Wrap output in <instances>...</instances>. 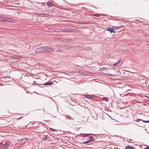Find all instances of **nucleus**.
Segmentation results:
<instances>
[{"mask_svg": "<svg viewBox=\"0 0 149 149\" xmlns=\"http://www.w3.org/2000/svg\"><path fill=\"white\" fill-rule=\"evenodd\" d=\"M141 121L145 123H149V120L145 121L143 120H141Z\"/></svg>", "mask_w": 149, "mask_h": 149, "instance_id": "4be33fe9", "label": "nucleus"}, {"mask_svg": "<svg viewBox=\"0 0 149 149\" xmlns=\"http://www.w3.org/2000/svg\"><path fill=\"white\" fill-rule=\"evenodd\" d=\"M53 84L52 81H50L49 82H47L43 84L45 85H50Z\"/></svg>", "mask_w": 149, "mask_h": 149, "instance_id": "9b49d317", "label": "nucleus"}, {"mask_svg": "<svg viewBox=\"0 0 149 149\" xmlns=\"http://www.w3.org/2000/svg\"><path fill=\"white\" fill-rule=\"evenodd\" d=\"M40 16L42 17H44V16H43V15H41V14H40Z\"/></svg>", "mask_w": 149, "mask_h": 149, "instance_id": "7c9ffc66", "label": "nucleus"}, {"mask_svg": "<svg viewBox=\"0 0 149 149\" xmlns=\"http://www.w3.org/2000/svg\"><path fill=\"white\" fill-rule=\"evenodd\" d=\"M47 136H46L45 137H44V138H43L42 139V140L43 141H45L46 140V139H47Z\"/></svg>", "mask_w": 149, "mask_h": 149, "instance_id": "393cba45", "label": "nucleus"}, {"mask_svg": "<svg viewBox=\"0 0 149 149\" xmlns=\"http://www.w3.org/2000/svg\"><path fill=\"white\" fill-rule=\"evenodd\" d=\"M47 4L49 6H51L52 4V3L51 2H49L47 3Z\"/></svg>", "mask_w": 149, "mask_h": 149, "instance_id": "6ab92c4d", "label": "nucleus"}, {"mask_svg": "<svg viewBox=\"0 0 149 149\" xmlns=\"http://www.w3.org/2000/svg\"><path fill=\"white\" fill-rule=\"evenodd\" d=\"M49 129L51 130H52L53 131H56V132L57 131L56 130V129H54L51 128H49Z\"/></svg>", "mask_w": 149, "mask_h": 149, "instance_id": "b1692460", "label": "nucleus"}, {"mask_svg": "<svg viewBox=\"0 0 149 149\" xmlns=\"http://www.w3.org/2000/svg\"><path fill=\"white\" fill-rule=\"evenodd\" d=\"M22 139H21L20 140H22Z\"/></svg>", "mask_w": 149, "mask_h": 149, "instance_id": "2f4dec72", "label": "nucleus"}, {"mask_svg": "<svg viewBox=\"0 0 149 149\" xmlns=\"http://www.w3.org/2000/svg\"><path fill=\"white\" fill-rule=\"evenodd\" d=\"M112 70H113V72H113V73L114 74V73H115V72H116V71L115 70H114V69H112Z\"/></svg>", "mask_w": 149, "mask_h": 149, "instance_id": "c85d7f7f", "label": "nucleus"}, {"mask_svg": "<svg viewBox=\"0 0 149 149\" xmlns=\"http://www.w3.org/2000/svg\"><path fill=\"white\" fill-rule=\"evenodd\" d=\"M81 134L84 135L86 136H88L89 135L91 134H84V133H81Z\"/></svg>", "mask_w": 149, "mask_h": 149, "instance_id": "dca6fc26", "label": "nucleus"}, {"mask_svg": "<svg viewBox=\"0 0 149 149\" xmlns=\"http://www.w3.org/2000/svg\"><path fill=\"white\" fill-rule=\"evenodd\" d=\"M123 27V26H113L112 27V28L114 29H120Z\"/></svg>", "mask_w": 149, "mask_h": 149, "instance_id": "9d476101", "label": "nucleus"}, {"mask_svg": "<svg viewBox=\"0 0 149 149\" xmlns=\"http://www.w3.org/2000/svg\"><path fill=\"white\" fill-rule=\"evenodd\" d=\"M47 49V46L45 47H40L36 48L35 51L36 53H42L46 52V50Z\"/></svg>", "mask_w": 149, "mask_h": 149, "instance_id": "f257e3e1", "label": "nucleus"}, {"mask_svg": "<svg viewBox=\"0 0 149 149\" xmlns=\"http://www.w3.org/2000/svg\"><path fill=\"white\" fill-rule=\"evenodd\" d=\"M144 149H149V147H146L144 148Z\"/></svg>", "mask_w": 149, "mask_h": 149, "instance_id": "c756f323", "label": "nucleus"}, {"mask_svg": "<svg viewBox=\"0 0 149 149\" xmlns=\"http://www.w3.org/2000/svg\"><path fill=\"white\" fill-rule=\"evenodd\" d=\"M107 75L111 76H114V74H110L109 73H107Z\"/></svg>", "mask_w": 149, "mask_h": 149, "instance_id": "412c9836", "label": "nucleus"}, {"mask_svg": "<svg viewBox=\"0 0 149 149\" xmlns=\"http://www.w3.org/2000/svg\"><path fill=\"white\" fill-rule=\"evenodd\" d=\"M142 120V119H137L136 120V122H139V121L141 120Z\"/></svg>", "mask_w": 149, "mask_h": 149, "instance_id": "a878e982", "label": "nucleus"}, {"mask_svg": "<svg viewBox=\"0 0 149 149\" xmlns=\"http://www.w3.org/2000/svg\"><path fill=\"white\" fill-rule=\"evenodd\" d=\"M62 32H67V28L62 29Z\"/></svg>", "mask_w": 149, "mask_h": 149, "instance_id": "f3484780", "label": "nucleus"}, {"mask_svg": "<svg viewBox=\"0 0 149 149\" xmlns=\"http://www.w3.org/2000/svg\"><path fill=\"white\" fill-rule=\"evenodd\" d=\"M106 31H110L111 33L112 32L114 33H116L115 30L110 27H108L106 29Z\"/></svg>", "mask_w": 149, "mask_h": 149, "instance_id": "39448f33", "label": "nucleus"}, {"mask_svg": "<svg viewBox=\"0 0 149 149\" xmlns=\"http://www.w3.org/2000/svg\"><path fill=\"white\" fill-rule=\"evenodd\" d=\"M103 99L104 100L106 101H107L108 100V99L106 97H104L103 98Z\"/></svg>", "mask_w": 149, "mask_h": 149, "instance_id": "5701e85b", "label": "nucleus"}, {"mask_svg": "<svg viewBox=\"0 0 149 149\" xmlns=\"http://www.w3.org/2000/svg\"><path fill=\"white\" fill-rule=\"evenodd\" d=\"M12 57L15 59H19L22 58V57L21 56L15 55H13L12 56Z\"/></svg>", "mask_w": 149, "mask_h": 149, "instance_id": "423d86ee", "label": "nucleus"}, {"mask_svg": "<svg viewBox=\"0 0 149 149\" xmlns=\"http://www.w3.org/2000/svg\"><path fill=\"white\" fill-rule=\"evenodd\" d=\"M120 60H119L118 61H117L116 63L113 64V65L114 66H115V65H116L120 63Z\"/></svg>", "mask_w": 149, "mask_h": 149, "instance_id": "2eb2a0df", "label": "nucleus"}, {"mask_svg": "<svg viewBox=\"0 0 149 149\" xmlns=\"http://www.w3.org/2000/svg\"><path fill=\"white\" fill-rule=\"evenodd\" d=\"M34 78L33 77L29 79L28 80V83L32 84H33L35 82V81L34 80Z\"/></svg>", "mask_w": 149, "mask_h": 149, "instance_id": "20e7f679", "label": "nucleus"}, {"mask_svg": "<svg viewBox=\"0 0 149 149\" xmlns=\"http://www.w3.org/2000/svg\"><path fill=\"white\" fill-rule=\"evenodd\" d=\"M89 141H93L94 140V138L92 136H90L89 137Z\"/></svg>", "mask_w": 149, "mask_h": 149, "instance_id": "ddd939ff", "label": "nucleus"}, {"mask_svg": "<svg viewBox=\"0 0 149 149\" xmlns=\"http://www.w3.org/2000/svg\"><path fill=\"white\" fill-rule=\"evenodd\" d=\"M85 97L89 99H92L94 98V96L93 95H86L85 96Z\"/></svg>", "mask_w": 149, "mask_h": 149, "instance_id": "6e6552de", "label": "nucleus"}, {"mask_svg": "<svg viewBox=\"0 0 149 149\" xmlns=\"http://www.w3.org/2000/svg\"><path fill=\"white\" fill-rule=\"evenodd\" d=\"M0 21L10 22H11V19L7 17H0Z\"/></svg>", "mask_w": 149, "mask_h": 149, "instance_id": "f03ea898", "label": "nucleus"}, {"mask_svg": "<svg viewBox=\"0 0 149 149\" xmlns=\"http://www.w3.org/2000/svg\"><path fill=\"white\" fill-rule=\"evenodd\" d=\"M79 72L80 74H82V75H84V74H83V73H83V72H81V71H79Z\"/></svg>", "mask_w": 149, "mask_h": 149, "instance_id": "cd10ccee", "label": "nucleus"}, {"mask_svg": "<svg viewBox=\"0 0 149 149\" xmlns=\"http://www.w3.org/2000/svg\"><path fill=\"white\" fill-rule=\"evenodd\" d=\"M125 149H134L133 147L130 146H126Z\"/></svg>", "mask_w": 149, "mask_h": 149, "instance_id": "f8f14e48", "label": "nucleus"}, {"mask_svg": "<svg viewBox=\"0 0 149 149\" xmlns=\"http://www.w3.org/2000/svg\"><path fill=\"white\" fill-rule=\"evenodd\" d=\"M9 144V143L8 142H6L5 144H3L2 143H1V146H2L4 148V149H6L8 147Z\"/></svg>", "mask_w": 149, "mask_h": 149, "instance_id": "7ed1b4c3", "label": "nucleus"}, {"mask_svg": "<svg viewBox=\"0 0 149 149\" xmlns=\"http://www.w3.org/2000/svg\"><path fill=\"white\" fill-rule=\"evenodd\" d=\"M47 49L46 50V52H53L54 51V49L52 48H51V47H48L47 46Z\"/></svg>", "mask_w": 149, "mask_h": 149, "instance_id": "0eeeda50", "label": "nucleus"}, {"mask_svg": "<svg viewBox=\"0 0 149 149\" xmlns=\"http://www.w3.org/2000/svg\"><path fill=\"white\" fill-rule=\"evenodd\" d=\"M67 32H75V29L72 28H67Z\"/></svg>", "mask_w": 149, "mask_h": 149, "instance_id": "1a4fd4ad", "label": "nucleus"}, {"mask_svg": "<svg viewBox=\"0 0 149 149\" xmlns=\"http://www.w3.org/2000/svg\"><path fill=\"white\" fill-rule=\"evenodd\" d=\"M90 142V141H87L84 142H82V143H84V144H86L87 143H88Z\"/></svg>", "mask_w": 149, "mask_h": 149, "instance_id": "aec40b11", "label": "nucleus"}, {"mask_svg": "<svg viewBox=\"0 0 149 149\" xmlns=\"http://www.w3.org/2000/svg\"><path fill=\"white\" fill-rule=\"evenodd\" d=\"M64 116L67 118H66L67 119H71V117L70 116L68 115H64Z\"/></svg>", "mask_w": 149, "mask_h": 149, "instance_id": "4468645a", "label": "nucleus"}, {"mask_svg": "<svg viewBox=\"0 0 149 149\" xmlns=\"http://www.w3.org/2000/svg\"><path fill=\"white\" fill-rule=\"evenodd\" d=\"M95 16L97 17H99L100 16V15L97 14H95Z\"/></svg>", "mask_w": 149, "mask_h": 149, "instance_id": "bb28decb", "label": "nucleus"}, {"mask_svg": "<svg viewBox=\"0 0 149 149\" xmlns=\"http://www.w3.org/2000/svg\"><path fill=\"white\" fill-rule=\"evenodd\" d=\"M41 15H43L44 17H48L49 16V15L48 14H41Z\"/></svg>", "mask_w": 149, "mask_h": 149, "instance_id": "a211bd4d", "label": "nucleus"}]
</instances>
